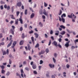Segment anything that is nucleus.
<instances>
[{"label": "nucleus", "mask_w": 78, "mask_h": 78, "mask_svg": "<svg viewBox=\"0 0 78 78\" xmlns=\"http://www.w3.org/2000/svg\"><path fill=\"white\" fill-rule=\"evenodd\" d=\"M12 28H13V29H11L10 30V32L11 34L14 35V29H15V27H14V26H12Z\"/></svg>", "instance_id": "1"}, {"label": "nucleus", "mask_w": 78, "mask_h": 78, "mask_svg": "<svg viewBox=\"0 0 78 78\" xmlns=\"http://www.w3.org/2000/svg\"><path fill=\"white\" fill-rule=\"evenodd\" d=\"M68 17H69V18H72L73 17H74V19H75V18H76V16H75V15L73 13H71L70 15H68Z\"/></svg>", "instance_id": "2"}, {"label": "nucleus", "mask_w": 78, "mask_h": 78, "mask_svg": "<svg viewBox=\"0 0 78 78\" xmlns=\"http://www.w3.org/2000/svg\"><path fill=\"white\" fill-rule=\"evenodd\" d=\"M44 12H43V13L45 16H47V17H48V13H47L46 12V11H45V9H44Z\"/></svg>", "instance_id": "3"}, {"label": "nucleus", "mask_w": 78, "mask_h": 78, "mask_svg": "<svg viewBox=\"0 0 78 78\" xmlns=\"http://www.w3.org/2000/svg\"><path fill=\"white\" fill-rule=\"evenodd\" d=\"M19 21L20 22L21 24H23V20H22V16H20V17L19 18Z\"/></svg>", "instance_id": "4"}, {"label": "nucleus", "mask_w": 78, "mask_h": 78, "mask_svg": "<svg viewBox=\"0 0 78 78\" xmlns=\"http://www.w3.org/2000/svg\"><path fill=\"white\" fill-rule=\"evenodd\" d=\"M21 73L22 77L23 78V74H24V72H23V70L22 69H21Z\"/></svg>", "instance_id": "5"}, {"label": "nucleus", "mask_w": 78, "mask_h": 78, "mask_svg": "<svg viewBox=\"0 0 78 78\" xmlns=\"http://www.w3.org/2000/svg\"><path fill=\"white\" fill-rule=\"evenodd\" d=\"M12 41H11L8 44L7 46V48H8L9 47H10L12 44Z\"/></svg>", "instance_id": "6"}, {"label": "nucleus", "mask_w": 78, "mask_h": 78, "mask_svg": "<svg viewBox=\"0 0 78 78\" xmlns=\"http://www.w3.org/2000/svg\"><path fill=\"white\" fill-rule=\"evenodd\" d=\"M32 67L33 69H36L37 68V66L36 64H33Z\"/></svg>", "instance_id": "7"}, {"label": "nucleus", "mask_w": 78, "mask_h": 78, "mask_svg": "<svg viewBox=\"0 0 78 78\" xmlns=\"http://www.w3.org/2000/svg\"><path fill=\"white\" fill-rule=\"evenodd\" d=\"M52 44H54V45H55V46H56V47H57V42H56V41H53V43H52Z\"/></svg>", "instance_id": "8"}, {"label": "nucleus", "mask_w": 78, "mask_h": 78, "mask_svg": "<svg viewBox=\"0 0 78 78\" xmlns=\"http://www.w3.org/2000/svg\"><path fill=\"white\" fill-rule=\"evenodd\" d=\"M17 5L18 6H19V7H20V6H22V3H21V2H19L17 3Z\"/></svg>", "instance_id": "9"}, {"label": "nucleus", "mask_w": 78, "mask_h": 78, "mask_svg": "<svg viewBox=\"0 0 78 78\" xmlns=\"http://www.w3.org/2000/svg\"><path fill=\"white\" fill-rule=\"evenodd\" d=\"M18 22H19V19H17L16 20H15V24L16 25H18Z\"/></svg>", "instance_id": "10"}, {"label": "nucleus", "mask_w": 78, "mask_h": 78, "mask_svg": "<svg viewBox=\"0 0 78 78\" xmlns=\"http://www.w3.org/2000/svg\"><path fill=\"white\" fill-rule=\"evenodd\" d=\"M49 66L51 68H52L53 67H55V65H52L51 64H49Z\"/></svg>", "instance_id": "11"}, {"label": "nucleus", "mask_w": 78, "mask_h": 78, "mask_svg": "<svg viewBox=\"0 0 78 78\" xmlns=\"http://www.w3.org/2000/svg\"><path fill=\"white\" fill-rule=\"evenodd\" d=\"M24 42V41H23V40H21L20 43V45H23V44Z\"/></svg>", "instance_id": "12"}, {"label": "nucleus", "mask_w": 78, "mask_h": 78, "mask_svg": "<svg viewBox=\"0 0 78 78\" xmlns=\"http://www.w3.org/2000/svg\"><path fill=\"white\" fill-rule=\"evenodd\" d=\"M66 33V32L64 31H62L60 33L62 35H64V34H65Z\"/></svg>", "instance_id": "13"}, {"label": "nucleus", "mask_w": 78, "mask_h": 78, "mask_svg": "<svg viewBox=\"0 0 78 78\" xmlns=\"http://www.w3.org/2000/svg\"><path fill=\"white\" fill-rule=\"evenodd\" d=\"M31 39L32 41V42H33V44L34 45V37H31Z\"/></svg>", "instance_id": "14"}, {"label": "nucleus", "mask_w": 78, "mask_h": 78, "mask_svg": "<svg viewBox=\"0 0 78 78\" xmlns=\"http://www.w3.org/2000/svg\"><path fill=\"white\" fill-rule=\"evenodd\" d=\"M34 17V13H32L30 16V18L33 19V18Z\"/></svg>", "instance_id": "15"}, {"label": "nucleus", "mask_w": 78, "mask_h": 78, "mask_svg": "<svg viewBox=\"0 0 78 78\" xmlns=\"http://www.w3.org/2000/svg\"><path fill=\"white\" fill-rule=\"evenodd\" d=\"M34 35H35V37L36 38H38V37H39V35H38V34H37V33H35L34 34Z\"/></svg>", "instance_id": "16"}, {"label": "nucleus", "mask_w": 78, "mask_h": 78, "mask_svg": "<svg viewBox=\"0 0 78 78\" xmlns=\"http://www.w3.org/2000/svg\"><path fill=\"white\" fill-rule=\"evenodd\" d=\"M21 37L22 38V39H24V38L25 37V34L24 33L22 34V35Z\"/></svg>", "instance_id": "17"}, {"label": "nucleus", "mask_w": 78, "mask_h": 78, "mask_svg": "<svg viewBox=\"0 0 78 78\" xmlns=\"http://www.w3.org/2000/svg\"><path fill=\"white\" fill-rule=\"evenodd\" d=\"M65 46H66V48H68L69 47V44H68L67 43H66L65 45Z\"/></svg>", "instance_id": "18"}, {"label": "nucleus", "mask_w": 78, "mask_h": 78, "mask_svg": "<svg viewBox=\"0 0 78 78\" xmlns=\"http://www.w3.org/2000/svg\"><path fill=\"white\" fill-rule=\"evenodd\" d=\"M27 46L28 47V49L29 50H31V47H30V45L29 44H27Z\"/></svg>", "instance_id": "19"}, {"label": "nucleus", "mask_w": 78, "mask_h": 78, "mask_svg": "<svg viewBox=\"0 0 78 78\" xmlns=\"http://www.w3.org/2000/svg\"><path fill=\"white\" fill-rule=\"evenodd\" d=\"M63 17H66V14L65 13H64L61 16L62 18H63Z\"/></svg>", "instance_id": "20"}, {"label": "nucleus", "mask_w": 78, "mask_h": 78, "mask_svg": "<svg viewBox=\"0 0 78 78\" xmlns=\"http://www.w3.org/2000/svg\"><path fill=\"white\" fill-rule=\"evenodd\" d=\"M17 44V42L16 41H15L13 42V46H15Z\"/></svg>", "instance_id": "21"}, {"label": "nucleus", "mask_w": 78, "mask_h": 78, "mask_svg": "<svg viewBox=\"0 0 78 78\" xmlns=\"http://www.w3.org/2000/svg\"><path fill=\"white\" fill-rule=\"evenodd\" d=\"M60 27L61 28H63V29H65L66 28V27L62 25L60 26Z\"/></svg>", "instance_id": "22"}, {"label": "nucleus", "mask_w": 78, "mask_h": 78, "mask_svg": "<svg viewBox=\"0 0 78 78\" xmlns=\"http://www.w3.org/2000/svg\"><path fill=\"white\" fill-rule=\"evenodd\" d=\"M11 18L12 19H16L15 17H14V15H11Z\"/></svg>", "instance_id": "23"}, {"label": "nucleus", "mask_w": 78, "mask_h": 78, "mask_svg": "<svg viewBox=\"0 0 78 78\" xmlns=\"http://www.w3.org/2000/svg\"><path fill=\"white\" fill-rule=\"evenodd\" d=\"M39 44L37 43L36 44V46H35V48H37V47H39Z\"/></svg>", "instance_id": "24"}, {"label": "nucleus", "mask_w": 78, "mask_h": 78, "mask_svg": "<svg viewBox=\"0 0 78 78\" xmlns=\"http://www.w3.org/2000/svg\"><path fill=\"white\" fill-rule=\"evenodd\" d=\"M39 12L41 15H42V10H40Z\"/></svg>", "instance_id": "25"}, {"label": "nucleus", "mask_w": 78, "mask_h": 78, "mask_svg": "<svg viewBox=\"0 0 78 78\" xmlns=\"http://www.w3.org/2000/svg\"><path fill=\"white\" fill-rule=\"evenodd\" d=\"M10 75V73L9 71H8L7 73H6V75L7 76H9Z\"/></svg>", "instance_id": "26"}, {"label": "nucleus", "mask_w": 78, "mask_h": 78, "mask_svg": "<svg viewBox=\"0 0 78 78\" xmlns=\"http://www.w3.org/2000/svg\"><path fill=\"white\" fill-rule=\"evenodd\" d=\"M62 22H63V23H65V19H64L63 17L62 18Z\"/></svg>", "instance_id": "27"}, {"label": "nucleus", "mask_w": 78, "mask_h": 78, "mask_svg": "<svg viewBox=\"0 0 78 78\" xmlns=\"http://www.w3.org/2000/svg\"><path fill=\"white\" fill-rule=\"evenodd\" d=\"M27 64V61H25L23 62V65H26Z\"/></svg>", "instance_id": "28"}, {"label": "nucleus", "mask_w": 78, "mask_h": 78, "mask_svg": "<svg viewBox=\"0 0 78 78\" xmlns=\"http://www.w3.org/2000/svg\"><path fill=\"white\" fill-rule=\"evenodd\" d=\"M41 54L42 55L43 54H44V53H45V51L42 50L41 51Z\"/></svg>", "instance_id": "29"}, {"label": "nucleus", "mask_w": 78, "mask_h": 78, "mask_svg": "<svg viewBox=\"0 0 78 78\" xmlns=\"http://www.w3.org/2000/svg\"><path fill=\"white\" fill-rule=\"evenodd\" d=\"M5 71L3 69H2V74H4V73H5Z\"/></svg>", "instance_id": "30"}, {"label": "nucleus", "mask_w": 78, "mask_h": 78, "mask_svg": "<svg viewBox=\"0 0 78 78\" xmlns=\"http://www.w3.org/2000/svg\"><path fill=\"white\" fill-rule=\"evenodd\" d=\"M45 51L47 53H48L49 52V49L48 48L46 49L45 50Z\"/></svg>", "instance_id": "31"}, {"label": "nucleus", "mask_w": 78, "mask_h": 78, "mask_svg": "<svg viewBox=\"0 0 78 78\" xmlns=\"http://www.w3.org/2000/svg\"><path fill=\"white\" fill-rule=\"evenodd\" d=\"M12 35H10L9 41H11L12 39Z\"/></svg>", "instance_id": "32"}, {"label": "nucleus", "mask_w": 78, "mask_h": 78, "mask_svg": "<svg viewBox=\"0 0 78 78\" xmlns=\"http://www.w3.org/2000/svg\"><path fill=\"white\" fill-rule=\"evenodd\" d=\"M19 14H20V12H19L17 11L16 12V16L17 17V16H19Z\"/></svg>", "instance_id": "33"}, {"label": "nucleus", "mask_w": 78, "mask_h": 78, "mask_svg": "<svg viewBox=\"0 0 78 78\" xmlns=\"http://www.w3.org/2000/svg\"><path fill=\"white\" fill-rule=\"evenodd\" d=\"M66 67L67 68V69H69V68L70 67V65H69V64H67L66 65Z\"/></svg>", "instance_id": "34"}, {"label": "nucleus", "mask_w": 78, "mask_h": 78, "mask_svg": "<svg viewBox=\"0 0 78 78\" xmlns=\"http://www.w3.org/2000/svg\"><path fill=\"white\" fill-rule=\"evenodd\" d=\"M57 46L59 47V48H62V46L61 45H60V44H58L57 45Z\"/></svg>", "instance_id": "35"}, {"label": "nucleus", "mask_w": 78, "mask_h": 78, "mask_svg": "<svg viewBox=\"0 0 78 78\" xmlns=\"http://www.w3.org/2000/svg\"><path fill=\"white\" fill-rule=\"evenodd\" d=\"M6 9H7V10H9V9H10V6H8L7 7Z\"/></svg>", "instance_id": "36"}, {"label": "nucleus", "mask_w": 78, "mask_h": 78, "mask_svg": "<svg viewBox=\"0 0 78 78\" xmlns=\"http://www.w3.org/2000/svg\"><path fill=\"white\" fill-rule=\"evenodd\" d=\"M9 64H11L12 63V61H11V59H9Z\"/></svg>", "instance_id": "37"}, {"label": "nucleus", "mask_w": 78, "mask_h": 78, "mask_svg": "<svg viewBox=\"0 0 78 78\" xmlns=\"http://www.w3.org/2000/svg\"><path fill=\"white\" fill-rule=\"evenodd\" d=\"M39 25H40V27H42L43 25H42V23H41V22L39 23Z\"/></svg>", "instance_id": "38"}, {"label": "nucleus", "mask_w": 78, "mask_h": 78, "mask_svg": "<svg viewBox=\"0 0 78 78\" xmlns=\"http://www.w3.org/2000/svg\"><path fill=\"white\" fill-rule=\"evenodd\" d=\"M63 74H63V76H64V77H66V72H64L63 73Z\"/></svg>", "instance_id": "39"}, {"label": "nucleus", "mask_w": 78, "mask_h": 78, "mask_svg": "<svg viewBox=\"0 0 78 78\" xmlns=\"http://www.w3.org/2000/svg\"><path fill=\"white\" fill-rule=\"evenodd\" d=\"M48 5H47V4H46V3L45 2H44V6L45 7H47V6Z\"/></svg>", "instance_id": "40"}, {"label": "nucleus", "mask_w": 78, "mask_h": 78, "mask_svg": "<svg viewBox=\"0 0 78 78\" xmlns=\"http://www.w3.org/2000/svg\"><path fill=\"white\" fill-rule=\"evenodd\" d=\"M75 48V47L73 46L71 47V48L72 50H73V49H74V48Z\"/></svg>", "instance_id": "41"}, {"label": "nucleus", "mask_w": 78, "mask_h": 78, "mask_svg": "<svg viewBox=\"0 0 78 78\" xmlns=\"http://www.w3.org/2000/svg\"><path fill=\"white\" fill-rule=\"evenodd\" d=\"M61 14H62V11L61 10H60V13L58 14V15L60 16V15H61Z\"/></svg>", "instance_id": "42"}, {"label": "nucleus", "mask_w": 78, "mask_h": 78, "mask_svg": "<svg viewBox=\"0 0 78 78\" xmlns=\"http://www.w3.org/2000/svg\"><path fill=\"white\" fill-rule=\"evenodd\" d=\"M34 32L33 30H31L29 32V34H32V33H33Z\"/></svg>", "instance_id": "43"}, {"label": "nucleus", "mask_w": 78, "mask_h": 78, "mask_svg": "<svg viewBox=\"0 0 78 78\" xmlns=\"http://www.w3.org/2000/svg\"><path fill=\"white\" fill-rule=\"evenodd\" d=\"M1 68L2 69V70H3L4 69H5V66L3 65L2 66H1Z\"/></svg>", "instance_id": "44"}, {"label": "nucleus", "mask_w": 78, "mask_h": 78, "mask_svg": "<svg viewBox=\"0 0 78 78\" xmlns=\"http://www.w3.org/2000/svg\"><path fill=\"white\" fill-rule=\"evenodd\" d=\"M51 44V40H49V44H48V45H50V44Z\"/></svg>", "instance_id": "45"}, {"label": "nucleus", "mask_w": 78, "mask_h": 78, "mask_svg": "<svg viewBox=\"0 0 78 78\" xmlns=\"http://www.w3.org/2000/svg\"><path fill=\"white\" fill-rule=\"evenodd\" d=\"M2 53H3V55H6V51H3Z\"/></svg>", "instance_id": "46"}, {"label": "nucleus", "mask_w": 78, "mask_h": 78, "mask_svg": "<svg viewBox=\"0 0 78 78\" xmlns=\"http://www.w3.org/2000/svg\"><path fill=\"white\" fill-rule=\"evenodd\" d=\"M42 18L43 19H45V16L44 15L42 16Z\"/></svg>", "instance_id": "47"}, {"label": "nucleus", "mask_w": 78, "mask_h": 78, "mask_svg": "<svg viewBox=\"0 0 78 78\" xmlns=\"http://www.w3.org/2000/svg\"><path fill=\"white\" fill-rule=\"evenodd\" d=\"M25 14L27 15V10L26 9L25 11Z\"/></svg>", "instance_id": "48"}, {"label": "nucleus", "mask_w": 78, "mask_h": 78, "mask_svg": "<svg viewBox=\"0 0 78 78\" xmlns=\"http://www.w3.org/2000/svg\"><path fill=\"white\" fill-rule=\"evenodd\" d=\"M2 37H3V35L1 33L0 34V39H1Z\"/></svg>", "instance_id": "49"}, {"label": "nucleus", "mask_w": 78, "mask_h": 78, "mask_svg": "<svg viewBox=\"0 0 78 78\" xmlns=\"http://www.w3.org/2000/svg\"><path fill=\"white\" fill-rule=\"evenodd\" d=\"M58 41H59V42H61V41H62V39L61 38H59L58 39Z\"/></svg>", "instance_id": "50"}, {"label": "nucleus", "mask_w": 78, "mask_h": 78, "mask_svg": "<svg viewBox=\"0 0 78 78\" xmlns=\"http://www.w3.org/2000/svg\"><path fill=\"white\" fill-rule=\"evenodd\" d=\"M20 31H22L23 30V27H21L20 28Z\"/></svg>", "instance_id": "51"}, {"label": "nucleus", "mask_w": 78, "mask_h": 78, "mask_svg": "<svg viewBox=\"0 0 78 78\" xmlns=\"http://www.w3.org/2000/svg\"><path fill=\"white\" fill-rule=\"evenodd\" d=\"M1 4H5V3L3 1H1Z\"/></svg>", "instance_id": "52"}, {"label": "nucleus", "mask_w": 78, "mask_h": 78, "mask_svg": "<svg viewBox=\"0 0 78 78\" xmlns=\"http://www.w3.org/2000/svg\"><path fill=\"white\" fill-rule=\"evenodd\" d=\"M54 55L55 57V58H56V57H57V54H56V53H55L54 54Z\"/></svg>", "instance_id": "53"}, {"label": "nucleus", "mask_w": 78, "mask_h": 78, "mask_svg": "<svg viewBox=\"0 0 78 78\" xmlns=\"http://www.w3.org/2000/svg\"><path fill=\"white\" fill-rule=\"evenodd\" d=\"M43 63V61L42 60H41L40 61V64H42Z\"/></svg>", "instance_id": "54"}, {"label": "nucleus", "mask_w": 78, "mask_h": 78, "mask_svg": "<svg viewBox=\"0 0 78 78\" xmlns=\"http://www.w3.org/2000/svg\"><path fill=\"white\" fill-rule=\"evenodd\" d=\"M53 61H54V62L55 63V62H56V60L55 59V58H53Z\"/></svg>", "instance_id": "55"}, {"label": "nucleus", "mask_w": 78, "mask_h": 78, "mask_svg": "<svg viewBox=\"0 0 78 78\" xmlns=\"http://www.w3.org/2000/svg\"><path fill=\"white\" fill-rule=\"evenodd\" d=\"M6 53L7 54V55H8L9 53V50H8V49H7V50Z\"/></svg>", "instance_id": "56"}, {"label": "nucleus", "mask_w": 78, "mask_h": 78, "mask_svg": "<svg viewBox=\"0 0 78 78\" xmlns=\"http://www.w3.org/2000/svg\"><path fill=\"white\" fill-rule=\"evenodd\" d=\"M45 37L46 38H47L48 37V35H47V34H44Z\"/></svg>", "instance_id": "57"}, {"label": "nucleus", "mask_w": 78, "mask_h": 78, "mask_svg": "<svg viewBox=\"0 0 78 78\" xmlns=\"http://www.w3.org/2000/svg\"><path fill=\"white\" fill-rule=\"evenodd\" d=\"M29 60H31V59H32V58H31V56H29Z\"/></svg>", "instance_id": "58"}, {"label": "nucleus", "mask_w": 78, "mask_h": 78, "mask_svg": "<svg viewBox=\"0 0 78 78\" xmlns=\"http://www.w3.org/2000/svg\"><path fill=\"white\" fill-rule=\"evenodd\" d=\"M25 70H29V69L27 67H26L25 68Z\"/></svg>", "instance_id": "59"}, {"label": "nucleus", "mask_w": 78, "mask_h": 78, "mask_svg": "<svg viewBox=\"0 0 78 78\" xmlns=\"http://www.w3.org/2000/svg\"><path fill=\"white\" fill-rule=\"evenodd\" d=\"M24 27L25 28H27V24H25L24 25Z\"/></svg>", "instance_id": "60"}, {"label": "nucleus", "mask_w": 78, "mask_h": 78, "mask_svg": "<svg viewBox=\"0 0 78 78\" xmlns=\"http://www.w3.org/2000/svg\"><path fill=\"white\" fill-rule=\"evenodd\" d=\"M59 37H60V38H62L63 37H62V36L61 35H59Z\"/></svg>", "instance_id": "61"}, {"label": "nucleus", "mask_w": 78, "mask_h": 78, "mask_svg": "<svg viewBox=\"0 0 78 78\" xmlns=\"http://www.w3.org/2000/svg\"><path fill=\"white\" fill-rule=\"evenodd\" d=\"M0 8H1V9H3V5L1 6Z\"/></svg>", "instance_id": "62"}, {"label": "nucleus", "mask_w": 78, "mask_h": 78, "mask_svg": "<svg viewBox=\"0 0 78 78\" xmlns=\"http://www.w3.org/2000/svg\"><path fill=\"white\" fill-rule=\"evenodd\" d=\"M34 74H37V72H36V71H34Z\"/></svg>", "instance_id": "63"}, {"label": "nucleus", "mask_w": 78, "mask_h": 78, "mask_svg": "<svg viewBox=\"0 0 78 78\" xmlns=\"http://www.w3.org/2000/svg\"><path fill=\"white\" fill-rule=\"evenodd\" d=\"M78 42V39H76L75 41V43H76V42Z\"/></svg>", "instance_id": "64"}]
</instances>
